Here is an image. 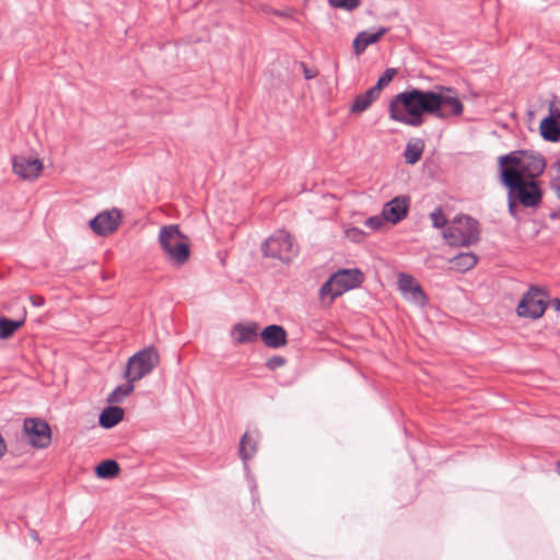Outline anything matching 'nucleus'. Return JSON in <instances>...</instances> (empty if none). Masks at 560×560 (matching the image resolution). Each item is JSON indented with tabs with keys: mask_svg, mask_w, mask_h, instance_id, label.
Listing matches in <instances>:
<instances>
[{
	"mask_svg": "<svg viewBox=\"0 0 560 560\" xmlns=\"http://www.w3.org/2000/svg\"><path fill=\"white\" fill-rule=\"evenodd\" d=\"M501 180L509 189L510 210H514V201L524 207L535 208L541 201V190L533 178L540 175L545 160L526 151H514L499 158Z\"/></svg>",
	"mask_w": 560,
	"mask_h": 560,
	"instance_id": "nucleus-1",
	"label": "nucleus"
},
{
	"mask_svg": "<svg viewBox=\"0 0 560 560\" xmlns=\"http://www.w3.org/2000/svg\"><path fill=\"white\" fill-rule=\"evenodd\" d=\"M389 118L394 121L420 127L424 119L419 118L418 89L407 90L395 95L388 106Z\"/></svg>",
	"mask_w": 560,
	"mask_h": 560,
	"instance_id": "nucleus-2",
	"label": "nucleus"
},
{
	"mask_svg": "<svg viewBox=\"0 0 560 560\" xmlns=\"http://www.w3.org/2000/svg\"><path fill=\"white\" fill-rule=\"evenodd\" d=\"M364 281V275L359 268L339 269L334 272L319 289L320 299L329 298L332 303L343 293L359 288Z\"/></svg>",
	"mask_w": 560,
	"mask_h": 560,
	"instance_id": "nucleus-3",
	"label": "nucleus"
},
{
	"mask_svg": "<svg viewBox=\"0 0 560 560\" xmlns=\"http://www.w3.org/2000/svg\"><path fill=\"white\" fill-rule=\"evenodd\" d=\"M160 363L155 347H147L131 355L126 364L124 377L137 382L150 374Z\"/></svg>",
	"mask_w": 560,
	"mask_h": 560,
	"instance_id": "nucleus-4",
	"label": "nucleus"
},
{
	"mask_svg": "<svg viewBox=\"0 0 560 560\" xmlns=\"http://www.w3.org/2000/svg\"><path fill=\"white\" fill-rule=\"evenodd\" d=\"M436 118L447 120L458 118L464 113V104L456 90L438 85L435 86Z\"/></svg>",
	"mask_w": 560,
	"mask_h": 560,
	"instance_id": "nucleus-5",
	"label": "nucleus"
},
{
	"mask_svg": "<svg viewBox=\"0 0 560 560\" xmlns=\"http://www.w3.org/2000/svg\"><path fill=\"white\" fill-rule=\"evenodd\" d=\"M479 224L468 215H458L444 231V237L453 243L460 242L462 245H470L479 241Z\"/></svg>",
	"mask_w": 560,
	"mask_h": 560,
	"instance_id": "nucleus-6",
	"label": "nucleus"
},
{
	"mask_svg": "<svg viewBox=\"0 0 560 560\" xmlns=\"http://www.w3.org/2000/svg\"><path fill=\"white\" fill-rule=\"evenodd\" d=\"M548 305V293L540 288L530 287L516 307L521 317L540 318Z\"/></svg>",
	"mask_w": 560,
	"mask_h": 560,
	"instance_id": "nucleus-7",
	"label": "nucleus"
},
{
	"mask_svg": "<svg viewBox=\"0 0 560 560\" xmlns=\"http://www.w3.org/2000/svg\"><path fill=\"white\" fill-rule=\"evenodd\" d=\"M44 162L39 158L20 154L12 159V171L22 180L35 182L44 172Z\"/></svg>",
	"mask_w": 560,
	"mask_h": 560,
	"instance_id": "nucleus-8",
	"label": "nucleus"
},
{
	"mask_svg": "<svg viewBox=\"0 0 560 560\" xmlns=\"http://www.w3.org/2000/svg\"><path fill=\"white\" fill-rule=\"evenodd\" d=\"M24 432L28 443L37 448H45L50 444L51 431L48 423L40 419H25Z\"/></svg>",
	"mask_w": 560,
	"mask_h": 560,
	"instance_id": "nucleus-9",
	"label": "nucleus"
},
{
	"mask_svg": "<svg viewBox=\"0 0 560 560\" xmlns=\"http://www.w3.org/2000/svg\"><path fill=\"white\" fill-rule=\"evenodd\" d=\"M121 222V213L117 209H110L98 213L90 221V228L97 235L114 233Z\"/></svg>",
	"mask_w": 560,
	"mask_h": 560,
	"instance_id": "nucleus-10",
	"label": "nucleus"
},
{
	"mask_svg": "<svg viewBox=\"0 0 560 560\" xmlns=\"http://www.w3.org/2000/svg\"><path fill=\"white\" fill-rule=\"evenodd\" d=\"M398 289L408 301L418 305H424L428 302V298L421 285L408 273L400 272L398 275Z\"/></svg>",
	"mask_w": 560,
	"mask_h": 560,
	"instance_id": "nucleus-11",
	"label": "nucleus"
},
{
	"mask_svg": "<svg viewBox=\"0 0 560 560\" xmlns=\"http://www.w3.org/2000/svg\"><path fill=\"white\" fill-rule=\"evenodd\" d=\"M408 209L409 198L398 196L384 205L382 213L388 223L396 224L407 215Z\"/></svg>",
	"mask_w": 560,
	"mask_h": 560,
	"instance_id": "nucleus-12",
	"label": "nucleus"
},
{
	"mask_svg": "<svg viewBox=\"0 0 560 560\" xmlns=\"http://www.w3.org/2000/svg\"><path fill=\"white\" fill-rule=\"evenodd\" d=\"M260 338L265 346L271 349H278L288 343L285 329L280 325H269L260 332Z\"/></svg>",
	"mask_w": 560,
	"mask_h": 560,
	"instance_id": "nucleus-13",
	"label": "nucleus"
},
{
	"mask_svg": "<svg viewBox=\"0 0 560 560\" xmlns=\"http://www.w3.org/2000/svg\"><path fill=\"white\" fill-rule=\"evenodd\" d=\"M159 241L161 245H188L189 237L177 225H166L160 230Z\"/></svg>",
	"mask_w": 560,
	"mask_h": 560,
	"instance_id": "nucleus-14",
	"label": "nucleus"
},
{
	"mask_svg": "<svg viewBox=\"0 0 560 560\" xmlns=\"http://www.w3.org/2000/svg\"><path fill=\"white\" fill-rule=\"evenodd\" d=\"M231 335L234 341L238 345L254 342L258 336V325L256 323L247 325L235 324L232 328Z\"/></svg>",
	"mask_w": 560,
	"mask_h": 560,
	"instance_id": "nucleus-15",
	"label": "nucleus"
},
{
	"mask_svg": "<svg viewBox=\"0 0 560 560\" xmlns=\"http://www.w3.org/2000/svg\"><path fill=\"white\" fill-rule=\"evenodd\" d=\"M387 32V27H380L375 33L360 32L353 40L354 54L361 55L368 46L377 43Z\"/></svg>",
	"mask_w": 560,
	"mask_h": 560,
	"instance_id": "nucleus-16",
	"label": "nucleus"
},
{
	"mask_svg": "<svg viewBox=\"0 0 560 560\" xmlns=\"http://www.w3.org/2000/svg\"><path fill=\"white\" fill-rule=\"evenodd\" d=\"M418 109L419 118L431 115L436 118L435 89L423 91L418 89Z\"/></svg>",
	"mask_w": 560,
	"mask_h": 560,
	"instance_id": "nucleus-17",
	"label": "nucleus"
},
{
	"mask_svg": "<svg viewBox=\"0 0 560 560\" xmlns=\"http://www.w3.org/2000/svg\"><path fill=\"white\" fill-rule=\"evenodd\" d=\"M125 411L121 407L109 406L102 410L98 423L104 429H112L124 419Z\"/></svg>",
	"mask_w": 560,
	"mask_h": 560,
	"instance_id": "nucleus-18",
	"label": "nucleus"
},
{
	"mask_svg": "<svg viewBox=\"0 0 560 560\" xmlns=\"http://www.w3.org/2000/svg\"><path fill=\"white\" fill-rule=\"evenodd\" d=\"M26 311L23 310L22 316L19 319H10L0 316V340H7L25 324Z\"/></svg>",
	"mask_w": 560,
	"mask_h": 560,
	"instance_id": "nucleus-19",
	"label": "nucleus"
},
{
	"mask_svg": "<svg viewBox=\"0 0 560 560\" xmlns=\"http://www.w3.org/2000/svg\"><path fill=\"white\" fill-rule=\"evenodd\" d=\"M378 97H380V94L373 88L369 89L368 91H365L362 94H359L354 98V101H353V103H352V105L350 107L351 113H354V114L363 113Z\"/></svg>",
	"mask_w": 560,
	"mask_h": 560,
	"instance_id": "nucleus-20",
	"label": "nucleus"
},
{
	"mask_svg": "<svg viewBox=\"0 0 560 560\" xmlns=\"http://www.w3.org/2000/svg\"><path fill=\"white\" fill-rule=\"evenodd\" d=\"M451 269L458 272H466L477 264V256L474 253H459L450 259Z\"/></svg>",
	"mask_w": 560,
	"mask_h": 560,
	"instance_id": "nucleus-21",
	"label": "nucleus"
},
{
	"mask_svg": "<svg viewBox=\"0 0 560 560\" xmlns=\"http://www.w3.org/2000/svg\"><path fill=\"white\" fill-rule=\"evenodd\" d=\"M424 142L421 139L410 140L405 149L404 156L407 164H416L422 156Z\"/></svg>",
	"mask_w": 560,
	"mask_h": 560,
	"instance_id": "nucleus-22",
	"label": "nucleus"
},
{
	"mask_svg": "<svg viewBox=\"0 0 560 560\" xmlns=\"http://www.w3.org/2000/svg\"><path fill=\"white\" fill-rule=\"evenodd\" d=\"M166 260L183 265L190 256V247H161Z\"/></svg>",
	"mask_w": 560,
	"mask_h": 560,
	"instance_id": "nucleus-23",
	"label": "nucleus"
},
{
	"mask_svg": "<svg viewBox=\"0 0 560 560\" xmlns=\"http://www.w3.org/2000/svg\"><path fill=\"white\" fill-rule=\"evenodd\" d=\"M238 452L243 462L247 463L257 452V441L249 433H244L240 442Z\"/></svg>",
	"mask_w": 560,
	"mask_h": 560,
	"instance_id": "nucleus-24",
	"label": "nucleus"
},
{
	"mask_svg": "<svg viewBox=\"0 0 560 560\" xmlns=\"http://www.w3.org/2000/svg\"><path fill=\"white\" fill-rule=\"evenodd\" d=\"M120 471L118 463L114 459H105L95 467V474L101 479H110Z\"/></svg>",
	"mask_w": 560,
	"mask_h": 560,
	"instance_id": "nucleus-25",
	"label": "nucleus"
},
{
	"mask_svg": "<svg viewBox=\"0 0 560 560\" xmlns=\"http://www.w3.org/2000/svg\"><path fill=\"white\" fill-rule=\"evenodd\" d=\"M127 383L122 385H118L109 395L107 396L106 401L110 405L121 402L125 397L130 395L135 389V382H131L130 378H126Z\"/></svg>",
	"mask_w": 560,
	"mask_h": 560,
	"instance_id": "nucleus-26",
	"label": "nucleus"
},
{
	"mask_svg": "<svg viewBox=\"0 0 560 560\" xmlns=\"http://www.w3.org/2000/svg\"><path fill=\"white\" fill-rule=\"evenodd\" d=\"M539 129H540L541 136L545 139L551 140V141H556L559 139L560 130H559L558 124L553 117L549 116V117L544 118L540 122Z\"/></svg>",
	"mask_w": 560,
	"mask_h": 560,
	"instance_id": "nucleus-27",
	"label": "nucleus"
},
{
	"mask_svg": "<svg viewBox=\"0 0 560 560\" xmlns=\"http://www.w3.org/2000/svg\"><path fill=\"white\" fill-rule=\"evenodd\" d=\"M292 247H261V255L264 258H270L278 260L282 264H288L290 261L289 252Z\"/></svg>",
	"mask_w": 560,
	"mask_h": 560,
	"instance_id": "nucleus-28",
	"label": "nucleus"
},
{
	"mask_svg": "<svg viewBox=\"0 0 560 560\" xmlns=\"http://www.w3.org/2000/svg\"><path fill=\"white\" fill-rule=\"evenodd\" d=\"M396 74H397L396 69H394V68L386 69L384 71V73L380 77V79L377 80V83L372 88L381 95L382 90L393 81V79L395 78Z\"/></svg>",
	"mask_w": 560,
	"mask_h": 560,
	"instance_id": "nucleus-29",
	"label": "nucleus"
},
{
	"mask_svg": "<svg viewBox=\"0 0 560 560\" xmlns=\"http://www.w3.org/2000/svg\"><path fill=\"white\" fill-rule=\"evenodd\" d=\"M328 4L334 9H342L353 11L361 5L360 0H327Z\"/></svg>",
	"mask_w": 560,
	"mask_h": 560,
	"instance_id": "nucleus-30",
	"label": "nucleus"
},
{
	"mask_svg": "<svg viewBox=\"0 0 560 560\" xmlns=\"http://www.w3.org/2000/svg\"><path fill=\"white\" fill-rule=\"evenodd\" d=\"M387 223L383 213L373 215L364 221V225L371 231H381Z\"/></svg>",
	"mask_w": 560,
	"mask_h": 560,
	"instance_id": "nucleus-31",
	"label": "nucleus"
},
{
	"mask_svg": "<svg viewBox=\"0 0 560 560\" xmlns=\"http://www.w3.org/2000/svg\"><path fill=\"white\" fill-rule=\"evenodd\" d=\"M430 219H431L432 225L436 229H441V228L445 226V224L447 223V219L441 208H438L433 212H431Z\"/></svg>",
	"mask_w": 560,
	"mask_h": 560,
	"instance_id": "nucleus-32",
	"label": "nucleus"
},
{
	"mask_svg": "<svg viewBox=\"0 0 560 560\" xmlns=\"http://www.w3.org/2000/svg\"><path fill=\"white\" fill-rule=\"evenodd\" d=\"M269 242L271 243H278L280 245L291 244L292 237L290 233L280 230L277 231L272 236H270Z\"/></svg>",
	"mask_w": 560,
	"mask_h": 560,
	"instance_id": "nucleus-33",
	"label": "nucleus"
},
{
	"mask_svg": "<svg viewBox=\"0 0 560 560\" xmlns=\"http://www.w3.org/2000/svg\"><path fill=\"white\" fill-rule=\"evenodd\" d=\"M347 238L353 243H361L364 241L365 233L358 228H349L346 230Z\"/></svg>",
	"mask_w": 560,
	"mask_h": 560,
	"instance_id": "nucleus-34",
	"label": "nucleus"
},
{
	"mask_svg": "<svg viewBox=\"0 0 560 560\" xmlns=\"http://www.w3.org/2000/svg\"><path fill=\"white\" fill-rule=\"evenodd\" d=\"M285 359L281 355H273L269 358L266 362V368L270 371H275L278 368H281L285 364Z\"/></svg>",
	"mask_w": 560,
	"mask_h": 560,
	"instance_id": "nucleus-35",
	"label": "nucleus"
},
{
	"mask_svg": "<svg viewBox=\"0 0 560 560\" xmlns=\"http://www.w3.org/2000/svg\"><path fill=\"white\" fill-rule=\"evenodd\" d=\"M30 300L34 306H43L45 303L44 298L38 296V295H33L30 298Z\"/></svg>",
	"mask_w": 560,
	"mask_h": 560,
	"instance_id": "nucleus-36",
	"label": "nucleus"
},
{
	"mask_svg": "<svg viewBox=\"0 0 560 560\" xmlns=\"http://www.w3.org/2000/svg\"><path fill=\"white\" fill-rule=\"evenodd\" d=\"M302 68L306 80H311L316 77L317 73L310 70L304 63H302Z\"/></svg>",
	"mask_w": 560,
	"mask_h": 560,
	"instance_id": "nucleus-37",
	"label": "nucleus"
},
{
	"mask_svg": "<svg viewBox=\"0 0 560 560\" xmlns=\"http://www.w3.org/2000/svg\"><path fill=\"white\" fill-rule=\"evenodd\" d=\"M5 452H7V445L3 440L2 434L0 433V458L4 455Z\"/></svg>",
	"mask_w": 560,
	"mask_h": 560,
	"instance_id": "nucleus-38",
	"label": "nucleus"
},
{
	"mask_svg": "<svg viewBox=\"0 0 560 560\" xmlns=\"http://www.w3.org/2000/svg\"><path fill=\"white\" fill-rule=\"evenodd\" d=\"M551 305L557 312H560V299L556 298L551 301Z\"/></svg>",
	"mask_w": 560,
	"mask_h": 560,
	"instance_id": "nucleus-39",
	"label": "nucleus"
},
{
	"mask_svg": "<svg viewBox=\"0 0 560 560\" xmlns=\"http://www.w3.org/2000/svg\"><path fill=\"white\" fill-rule=\"evenodd\" d=\"M31 536L36 540L38 539V535L36 532H32Z\"/></svg>",
	"mask_w": 560,
	"mask_h": 560,
	"instance_id": "nucleus-40",
	"label": "nucleus"
},
{
	"mask_svg": "<svg viewBox=\"0 0 560 560\" xmlns=\"http://www.w3.org/2000/svg\"><path fill=\"white\" fill-rule=\"evenodd\" d=\"M557 470H558V472L560 474V460H559V462H558V464H557Z\"/></svg>",
	"mask_w": 560,
	"mask_h": 560,
	"instance_id": "nucleus-41",
	"label": "nucleus"
}]
</instances>
